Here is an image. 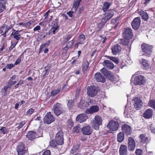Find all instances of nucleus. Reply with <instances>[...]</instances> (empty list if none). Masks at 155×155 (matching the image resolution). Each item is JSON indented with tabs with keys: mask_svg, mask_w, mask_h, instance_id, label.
Instances as JSON below:
<instances>
[{
	"mask_svg": "<svg viewBox=\"0 0 155 155\" xmlns=\"http://www.w3.org/2000/svg\"><path fill=\"white\" fill-rule=\"evenodd\" d=\"M102 118L100 116L96 115L91 125L94 129L97 130L99 126L102 124Z\"/></svg>",
	"mask_w": 155,
	"mask_h": 155,
	"instance_id": "1",
	"label": "nucleus"
},
{
	"mask_svg": "<svg viewBox=\"0 0 155 155\" xmlns=\"http://www.w3.org/2000/svg\"><path fill=\"white\" fill-rule=\"evenodd\" d=\"M142 51L147 55H150L153 52V46L146 43H143L141 45Z\"/></svg>",
	"mask_w": 155,
	"mask_h": 155,
	"instance_id": "2",
	"label": "nucleus"
},
{
	"mask_svg": "<svg viewBox=\"0 0 155 155\" xmlns=\"http://www.w3.org/2000/svg\"><path fill=\"white\" fill-rule=\"evenodd\" d=\"M132 80L134 81V84L136 85H141L145 82L144 77L141 75L133 76L132 78Z\"/></svg>",
	"mask_w": 155,
	"mask_h": 155,
	"instance_id": "3",
	"label": "nucleus"
},
{
	"mask_svg": "<svg viewBox=\"0 0 155 155\" xmlns=\"http://www.w3.org/2000/svg\"><path fill=\"white\" fill-rule=\"evenodd\" d=\"M53 110L54 113L58 116L64 112L61 104L59 103H57L54 105Z\"/></svg>",
	"mask_w": 155,
	"mask_h": 155,
	"instance_id": "4",
	"label": "nucleus"
},
{
	"mask_svg": "<svg viewBox=\"0 0 155 155\" xmlns=\"http://www.w3.org/2000/svg\"><path fill=\"white\" fill-rule=\"evenodd\" d=\"M55 140L58 145H62L64 143L63 133L62 131H59L56 134Z\"/></svg>",
	"mask_w": 155,
	"mask_h": 155,
	"instance_id": "5",
	"label": "nucleus"
},
{
	"mask_svg": "<svg viewBox=\"0 0 155 155\" xmlns=\"http://www.w3.org/2000/svg\"><path fill=\"white\" fill-rule=\"evenodd\" d=\"M87 90V93L90 97H93L97 94V91L96 90V87L94 86H91L88 87Z\"/></svg>",
	"mask_w": 155,
	"mask_h": 155,
	"instance_id": "6",
	"label": "nucleus"
},
{
	"mask_svg": "<svg viewBox=\"0 0 155 155\" xmlns=\"http://www.w3.org/2000/svg\"><path fill=\"white\" fill-rule=\"evenodd\" d=\"M119 126V124L117 121L111 120L109 122L107 127L111 130L116 131L118 129Z\"/></svg>",
	"mask_w": 155,
	"mask_h": 155,
	"instance_id": "7",
	"label": "nucleus"
},
{
	"mask_svg": "<svg viewBox=\"0 0 155 155\" xmlns=\"http://www.w3.org/2000/svg\"><path fill=\"white\" fill-rule=\"evenodd\" d=\"M43 120L44 123L49 124L54 120V118L51 114V112H49L45 116Z\"/></svg>",
	"mask_w": 155,
	"mask_h": 155,
	"instance_id": "8",
	"label": "nucleus"
},
{
	"mask_svg": "<svg viewBox=\"0 0 155 155\" xmlns=\"http://www.w3.org/2000/svg\"><path fill=\"white\" fill-rule=\"evenodd\" d=\"M141 22L140 17H137L135 18L132 21L131 25L133 28L135 30L137 29L140 27Z\"/></svg>",
	"mask_w": 155,
	"mask_h": 155,
	"instance_id": "9",
	"label": "nucleus"
},
{
	"mask_svg": "<svg viewBox=\"0 0 155 155\" xmlns=\"http://www.w3.org/2000/svg\"><path fill=\"white\" fill-rule=\"evenodd\" d=\"M123 34L124 38L129 39L132 38L133 34L131 28H126L124 30Z\"/></svg>",
	"mask_w": 155,
	"mask_h": 155,
	"instance_id": "10",
	"label": "nucleus"
},
{
	"mask_svg": "<svg viewBox=\"0 0 155 155\" xmlns=\"http://www.w3.org/2000/svg\"><path fill=\"white\" fill-rule=\"evenodd\" d=\"M81 131L84 135H91L92 132V130L91 127L87 125L84 126L81 129Z\"/></svg>",
	"mask_w": 155,
	"mask_h": 155,
	"instance_id": "11",
	"label": "nucleus"
},
{
	"mask_svg": "<svg viewBox=\"0 0 155 155\" xmlns=\"http://www.w3.org/2000/svg\"><path fill=\"white\" fill-rule=\"evenodd\" d=\"M128 149L130 150H134L135 147V143L134 139L130 137L128 139Z\"/></svg>",
	"mask_w": 155,
	"mask_h": 155,
	"instance_id": "12",
	"label": "nucleus"
},
{
	"mask_svg": "<svg viewBox=\"0 0 155 155\" xmlns=\"http://www.w3.org/2000/svg\"><path fill=\"white\" fill-rule=\"evenodd\" d=\"M102 64L105 68L110 70L113 69L114 67L113 63L111 61L107 60L103 61Z\"/></svg>",
	"mask_w": 155,
	"mask_h": 155,
	"instance_id": "13",
	"label": "nucleus"
},
{
	"mask_svg": "<svg viewBox=\"0 0 155 155\" xmlns=\"http://www.w3.org/2000/svg\"><path fill=\"white\" fill-rule=\"evenodd\" d=\"M113 15L114 11L110 10L105 14V17L102 18L101 20L103 22H106L111 18Z\"/></svg>",
	"mask_w": 155,
	"mask_h": 155,
	"instance_id": "14",
	"label": "nucleus"
},
{
	"mask_svg": "<svg viewBox=\"0 0 155 155\" xmlns=\"http://www.w3.org/2000/svg\"><path fill=\"white\" fill-rule=\"evenodd\" d=\"M99 107L97 105H93L91 106L89 109H87L85 111L87 114H93L98 111L99 110Z\"/></svg>",
	"mask_w": 155,
	"mask_h": 155,
	"instance_id": "15",
	"label": "nucleus"
},
{
	"mask_svg": "<svg viewBox=\"0 0 155 155\" xmlns=\"http://www.w3.org/2000/svg\"><path fill=\"white\" fill-rule=\"evenodd\" d=\"M87 118L85 114H81L78 115L76 118V120L79 123H81L85 121Z\"/></svg>",
	"mask_w": 155,
	"mask_h": 155,
	"instance_id": "16",
	"label": "nucleus"
},
{
	"mask_svg": "<svg viewBox=\"0 0 155 155\" xmlns=\"http://www.w3.org/2000/svg\"><path fill=\"white\" fill-rule=\"evenodd\" d=\"M112 53L113 55H116L120 52L121 48L120 45L118 44L114 45L111 48Z\"/></svg>",
	"mask_w": 155,
	"mask_h": 155,
	"instance_id": "17",
	"label": "nucleus"
},
{
	"mask_svg": "<svg viewBox=\"0 0 155 155\" xmlns=\"http://www.w3.org/2000/svg\"><path fill=\"white\" fill-rule=\"evenodd\" d=\"M133 103H134V107L138 109L141 107L142 104V102L140 99L138 98H135L133 100Z\"/></svg>",
	"mask_w": 155,
	"mask_h": 155,
	"instance_id": "18",
	"label": "nucleus"
},
{
	"mask_svg": "<svg viewBox=\"0 0 155 155\" xmlns=\"http://www.w3.org/2000/svg\"><path fill=\"white\" fill-rule=\"evenodd\" d=\"M100 71L105 76L107 77H109L110 76H111V80L113 81H115V80H114V76L113 75H112L111 74V72L108 70H106L105 68H103Z\"/></svg>",
	"mask_w": 155,
	"mask_h": 155,
	"instance_id": "19",
	"label": "nucleus"
},
{
	"mask_svg": "<svg viewBox=\"0 0 155 155\" xmlns=\"http://www.w3.org/2000/svg\"><path fill=\"white\" fill-rule=\"evenodd\" d=\"M26 152L23 144L21 143L18 146L17 148L18 155H23Z\"/></svg>",
	"mask_w": 155,
	"mask_h": 155,
	"instance_id": "20",
	"label": "nucleus"
},
{
	"mask_svg": "<svg viewBox=\"0 0 155 155\" xmlns=\"http://www.w3.org/2000/svg\"><path fill=\"white\" fill-rule=\"evenodd\" d=\"M95 78L98 82H103L105 81V78L100 73H96L94 75Z\"/></svg>",
	"mask_w": 155,
	"mask_h": 155,
	"instance_id": "21",
	"label": "nucleus"
},
{
	"mask_svg": "<svg viewBox=\"0 0 155 155\" xmlns=\"http://www.w3.org/2000/svg\"><path fill=\"white\" fill-rule=\"evenodd\" d=\"M10 29V28L8 27V26L6 25H4L0 29V36L4 35V37L6 36L5 34Z\"/></svg>",
	"mask_w": 155,
	"mask_h": 155,
	"instance_id": "22",
	"label": "nucleus"
},
{
	"mask_svg": "<svg viewBox=\"0 0 155 155\" xmlns=\"http://www.w3.org/2000/svg\"><path fill=\"white\" fill-rule=\"evenodd\" d=\"M21 31H16L13 29L11 36H12L16 40H18L21 38V35L19 34Z\"/></svg>",
	"mask_w": 155,
	"mask_h": 155,
	"instance_id": "23",
	"label": "nucleus"
},
{
	"mask_svg": "<svg viewBox=\"0 0 155 155\" xmlns=\"http://www.w3.org/2000/svg\"><path fill=\"white\" fill-rule=\"evenodd\" d=\"M122 130L126 135L130 134L131 132V130L130 127L127 125H124L122 126Z\"/></svg>",
	"mask_w": 155,
	"mask_h": 155,
	"instance_id": "24",
	"label": "nucleus"
},
{
	"mask_svg": "<svg viewBox=\"0 0 155 155\" xmlns=\"http://www.w3.org/2000/svg\"><path fill=\"white\" fill-rule=\"evenodd\" d=\"M140 62L142 64L144 69H148L150 68V66L148 61L145 59H142L140 60Z\"/></svg>",
	"mask_w": 155,
	"mask_h": 155,
	"instance_id": "25",
	"label": "nucleus"
},
{
	"mask_svg": "<svg viewBox=\"0 0 155 155\" xmlns=\"http://www.w3.org/2000/svg\"><path fill=\"white\" fill-rule=\"evenodd\" d=\"M119 152L120 155H126L127 147L125 145H121L120 148Z\"/></svg>",
	"mask_w": 155,
	"mask_h": 155,
	"instance_id": "26",
	"label": "nucleus"
},
{
	"mask_svg": "<svg viewBox=\"0 0 155 155\" xmlns=\"http://www.w3.org/2000/svg\"><path fill=\"white\" fill-rule=\"evenodd\" d=\"M138 13L140 15L144 21H147L148 19V16L147 13L141 10L138 11Z\"/></svg>",
	"mask_w": 155,
	"mask_h": 155,
	"instance_id": "27",
	"label": "nucleus"
},
{
	"mask_svg": "<svg viewBox=\"0 0 155 155\" xmlns=\"http://www.w3.org/2000/svg\"><path fill=\"white\" fill-rule=\"evenodd\" d=\"M152 110L151 109H149L145 111L143 114V117L145 118H149L152 117Z\"/></svg>",
	"mask_w": 155,
	"mask_h": 155,
	"instance_id": "28",
	"label": "nucleus"
},
{
	"mask_svg": "<svg viewBox=\"0 0 155 155\" xmlns=\"http://www.w3.org/2000/svg\"><path fill=\"white\" fill-rule=\"evenodd\" d=\"M35 132L34 131H30L28 133L27 136L29 139L32 140L35 138Z\"/></svg>",
	"mask_w": 155,
	"mask_h": 155,
	"instance_id": "29",
	"label": "nucleus"
},
{
	"mask_svg": "<svg viewBox=\"0 0 155 155\" xmlns=\"http://www.w3.org/2000/svg\"><path fill=\"white\" fill-rule=\"evenodd\" d=\"M131 112L132 110L131 107L127 106L125 107L124 114L127 117H128L130 116V115L131 114Z\"/></svg>",
	"mask_w": 155,
	"mask_h": 155,
	"instance_id": "30",
	"label": "nucleus"
},
{
	"mask_svg": "<svg viewBox=\"0 0 155 155\" xmlns=\"http://www.w3.org/2000/svg\"><path fill=\"white\" fill-rule=\"evenodd\" d=\"M89 63L87 61H85L82 65V70L84 73L87 71L88 69Z\"/></svg>",
	"mask_w": 155,
	"mask_h": 155,
	"instance_id": "31",
	"label": "nucleus"
},
{
	"mask_svg": "<svg viewBox=\"0 0 155 155\" xmlns=\"http://www.w3.org/2000/svg\"><path fill=\"white\" fill-rule=\"evenodd\" d=\"M54 26H55L53 27L50 30L51 33H52L54 34L55 33L56 31L58 29V26L57 22H55L54 24Z\"/></svg>",
	"mask_w": 155,
	"mask_h": 155,
	"instance_id": "32",
	"label": "nucleus"
},
{
	"mask_svg": "<svg viewBox=\"0 0 155 155\" xmlns=\"http://www.w3.org/2000/svg\"><path fill=\"white\" fill-rule=\"evenodd\" d=\"M124 137V134L122 132L119 133L117 135V141L119 142H121L123 140Z\"/></svg>",
	"mask_w": 155,
	"mask_h": 155,
	"instance_id": "33",
	"label": "nucleus"
},
{
	"mask_svg": "<svg viewBox=\"0 0 155 155\" xmlns=\"http://www.w3.org/2000/svg\"><path fill=\"white\" fill-rule=\"evenodd\" d=\"M81 2V0H77L74 1L73 2V7L75 9V10L78 8Z\"/></svg>",
	"mask_w": 155,
	"mask_h": 155,
	"instance_id": "34",
	"label": "nucleus"
},
{
	"mask_svg": "<svg viewBox=\"0 0 155 155\" xmlns=\"http://www.w3.org/2000/svg\"><path fill=\"white\" fill-rule=\"evenodd\" d=\"M129 39H120V40L119 42L120 43L123 45H127L129 43Z\"/></svg>",
	"mask_w": 155,
	"mask_h": 155,
	"instance_id": "35",
	"label": "nucleus"
},
{
	"mask_svg": "<svg viewBox=\"0 0 155 155\" xmlns=\"http://www.w3.org/2000/svg\"><path fill=\"white\" fill-rule=\"evenodd\" d=\"M110 5V3L108 2H106L104 3L103 7V10L104 12H105L108 9Z\"/></svg>",
	"mask_w": 155,
	"mask_h": 155,
	"instance_id": "36",
	"label": "nucleus"
},
{
	"mask_svg": "<svg viewBox=\"0 0 155 155\" xmlns=\"http://www.w3.org/2000/svg\"><path fill=\"white\" fill-rule=\"evenodd\" d=\"M140 138L142 143L145 142L147 140L148 138L146 137L144 134H142L140 135Z\"/></svg>",
	"mask_w": 155,
	"mask_h": 155,
	"instance_id": "37",
	"label": "nucleus"
},
{
	"mask_svg": "<svg viewBox=\"0 0 155 155\" xmlns=\"http://www.w3.org/2000/svg\"><path fill=\"white\" fill-rule=\"evenodd\" d=\"M148 105L155 109V100H151L148 103Z\"/></svg>",
	"mask_w": 155,
	"mask_h": 155,
	"instance_id": "38",
	"label": "nucleus"
},
{
	"mask_svg": "<svg viewBox=\"0 0 155 155\" xmlns=\"http://www.w3.org/2000/svg\"><path fill=\"white\" fill-rule=\"evenodd\" d=\"M108 58L116 64H117L119 62L118 60L116 57L108 56Z\"/></svg>",
	"mask_w": 155,
	"mask_h": 155,
	"instance_id": "39",
	"label": "nucleus"
},
{
	"mask_svg": "<svg viewBox=\"0 0 155 155\" xmlns=\"http://www.w3.org/2000/svg\"><path fill=\"white\" fill-rule=\"evenodd\" d=\"M60 91V89L54 90L51 91V96H54L59 93Z\"/></svg>",
	"mask_w": 155,
	"mask_h": 155,
	"instance_id": "40",
	"label": "nucleus"
},
{
	"mask_svg": "<svg viewBox=\"0 0 155 155\" xmlns=\"http://www.w3.org/2000/svg\"><path fill=\"white\" fill-rule=\"evenodd\" d=\"M57 143H55L53 140H51L49 142V144L51 147H52L54 148L57 146Z\"/></svg>",
	"mask_w": 155,
	"mask_h": 155,
	"instance_id": "41",
	"label": "nucleus"
},
{
	"mask_svg": "<svg viewBox=\"0 0 155 155\" xmlns=\"http://www.w3.org/2000/svg\"><path fill=\"white\" fill-rule=\"evenodd\" d=\"M25 122L24 121L20 122L19 124L16 125V128H18V130L21 128L25 124Z\"/></svg>",
	"mask_w": 155,
	"mask_h": 155,
	"instance_id": "42",
	"label": "nucleus"
},
{
	"mask_svg": "<svg viewBox=\"0 0 155 155\" xmlns=\"http://www.w3.org/2000/svg\"><path fill=\"white\" fill-rule=\"evenodd\" d=\"M105 22H103L101 21V22L98 24L97 28L98 30H100L102 28L104 24V23Z\"/></svg>",
	"mask_w": 155,
	"mask_h": 155,
	"instance_id": "43",
	"label": "nucleus"
},
{
	"mask_svg": "<svg viewBox=\"0 0 155 155\" xmlns=\"http://www.w3.org/2000/svg\"><path fill=\"white\" fill-rule=\"evenodd\" d=\"M150 127L151 132L155 133V124H151Z\"/></svg>",
	"mask_w": 155,
	"mask_h": 155,
	"instance_id": "44",
	"label": "nucleus"
},
{
	"mask_svg": "<svg viewBox=\"0 0 155 155\" xmlns=\"http://www.w3.org/2000/svg\"><path fill=\"white\" fill-rule=\"evenodd\" d=\"M74 105V103L72 100H70L68 101L67 105L69 108H70L72 107Z\"/></svg>",
	"mask_w": 155,
	"mask_h": 155,
	"instance_id": "45",
	"label": "nucleus"
},
{
	"mask_svg": "<svg viewBox=\"0 0 155 155\" xmlns=\"http://www.w3.org/2000/svg\"><path fill=\"white\" fill-rule=\"evenodd\" d=\"M35 110L32 108H30L26 112V115H28L32 114L34 111Z\"/></svg>",
	"mask_w": 155,
	"mask_h": 155,
	"instance_id": "46",
	"label": "nucleus"
},
{
	"mask_svg": "<svg viewBox=\"0 0 155 155\" xmlns=\"http://www.w3.org/2000/svg\"><path fill=\"white\" fill-rule=\"evenodd\" d=\"M8 87V86H6L4 87V88L2 89V94L4 96H5L6 95V91Z\"/></svg>",
	"mask_w": 155,
	"mask_h": 155,
	"instance_id": "47",
	"label": "nucleus"
},
{
	"mask_svg": "<svg viewBox=\"0 0 155 155\" xmlns=\"http://www.w3.org/2000/svg\"><path fill=\"white\" fill-rule=\"evenodd\" d=\"M5 8V6L2 3L0 2V13L3 12Z\"/></svg>",
	"mask_w": 155,
	"mask_h": 155,
	"instance_id": "48",
	"label": "nucleus"
},
{
	"mask_svg": "<svg viewBox=\"0 0 155 155\" xmlns=\"http://www.w3.org/2000/svg\"><path fill=\"white\" fill-rule=\"evenodd\" d=\"M85 38V36L84 34H81L80 36V42H78V44H82L81 42L82 41H84Z\"/></svg>",
	"mask_w": 155,
	"mask_h": 155,
	"instance_id": "49",
	"label": "nucleus"
},
{
	"mask_svg": "<svg viewBox=\"0 0 155 155\" xmlns=\"http://www.w3.org/2000/svg\"><path fill=\"white\" fill-rule=\"evenodd\" d=\"M45 71H43V73H44L43 75V77H44L48 75L49 71V70L48 69H47L46 67L45 68Z\"/></svg>",
	"mask_w": 155,
	"mask_h": 155,
	"instance_id": "50",
	"label": "nucleus"
},
{
	"mask_svg": "<svg viewBox=\"0 0 155 155\" xmlns=\"http://www.w3.org/2000/svg\"><path fill=\"white\" fill-rule=\"evenodd\" d=\"M0 130L2 133L5 134L6 133L7 129L5 127H2L0 129Z\"/></svg>",
	"mask_w": 155,
	"mask_h": 155,
	"instance_id": "51",
	"label": "nucleus"
},
{
	"mask_svg": "<svg viewBox=\"0 0 155 155\" xmlns=\"http://www.w3.org/2000/svg\"><path fill=\"white\" fill-rule=\"evenodd\" d=\"M33 23V21H30L28 22L25 23V26L26 27H28L30 26V25L32 24Z\"/></svg>",
	"mask_w": 155,
	"mask_h": 155,
	"instance_id": "52",
	"label": "nucleus"
},
{
	"mask_svg": "<svg viewBox=\"0 0 155 155\" xmlns=\"http://www.w3.org/2000/svg\"><path fill=\"white\" fill-rule=\"evenodd\" d=\"M80 130V128L78 126H75L73 130V132H76L77 133H78Z\"/></svg>",
	"mask_w": 155,
	"mask_h": 155,
	"instance_id": "53",
	"label": "nucleus"
},
{
	"mask_svg": "<svg viewBox=\"0 0 155 155\" xmlns=\"http://www.w3.org/2000/svg\"><path fill=\"white\" fill-rule=\"evenodd\" d=\"M142 151L140 149H137L136 150L135 154L136 155H141V154Z\"/></svg>",
	"mask_w": 155,
	"mask_h": 155,
	"instance_id": "54",
	"label": "nucleus"
},
{
	"mask_svg": "<svg viewBox=\"0 0 155 155\" xmlns=\"http://www.w3.org/2000/svg\"><path fill=\"white\" fill-rule=\"evenodd\" d=\"M42 155H50V151L48 150H45L43 153Z\"/></svg>",
	"mask_w": 155,
	"mask_h": 155,
	"instance_id": "55",
	"label": "nucleus"
},
{
	"mask_svg": "<svg viewBox=\"0 0 155 155\" xmlns=\"http://www.w3.org/2000/svg\"><path fill=\"white\" fill-rule=\"evenodd\" d=\"M74 43V41L73 40H72L69 42L67 45H68V48H70L73 45Z\"/></svg>",
	"mask_w": 155,
	"mask_h": 155,
	"instance_id": "56",
	"label": "nucleus"
},
{
	"mask_svg": "<svg viewBox=\"0 0 155 155\" xmlns=\"http://www.w3.org/2000/svg\"><path fill=\"white\" fill-rule=\"evenodd\" d=\"M46 45V44H44L41 45L39 49L40 52L43 51V49L45 47Z\"/></svg>",
	"mask_w": 155,
	"mask_h": 155,
	"instance_id": "57",
	"label": "nucleus"
},
{
	"mask_svg": "<svg viewBox=\"0 0 155 155\" xmlns=\"http://www.w3.org/2000/svg\"><path fill=\"white\" fill-rule=\"evenodd\" d=\"M14 66V65L13 64H8L6 66V68L7 69H11Z\"/></svg>",
	"mask_w": 155,
	"mask_h": 155,
	"instance_id": "58",
	"label": "nucleus"
},
{
	"mask_svg": "<svg viewBox=\"0 0 155 155\" xmlns=\"http://www.w3.org/2000/svg\"><path fill=\"white\" fill-rule=\"evenodd\" d=\"M41 27L40 26L38 25L35 27L33 29L34 31H38L40 29Z\"/></svg>",
	"mask_w": 155,
	"mask_h": 155,
	"instance_id": "59",
	"label": "nucleus"
},
{
	"mask_svg": "<svg viewBox=\"0 0 155 155\" xmlns=\"http://www.w3.org/2000/svg\"><path fill=\"white\" fill-rule=\"evenodd\" d=\"M21 62V59L20 58H18L15 62L14 64L17 65L19 63Z\"/></svg>",
	"mask_w": 155,
	"mask_h": 155,
	"instance_id": "60",
	"label": "nucleus"
},
{
	"mask_svg": "<svg viewBox=\"0 0 155 155\" xmlns=\"http://www.w3.org/2000/svg\"><path fill=\"white\" fill-rule=\"evenodd\" d=\"M16 45V43H12V44L11 47H10V49L11 50L14 47H15Z\"/></svg>",
	"mask_w": 155,
	"mask_h": 155,
	"instance_id": "61",
	"label": "nucleus"
},
{
	"mask_svg": "<svg viewBox=\"0 0 155 155\" xmlns=\"http://www.w3.org/2000/svg\"><path fill=\"white\" fill-rule=\"evenodd\" d=\"M144 1L145 2L143 3V4L145 5H146L150 2L151 0H144Z\"/></svg>",
	"mask_w": 155,
	"mask_h": 155,
	"instance_id": "62",
	"label": "nucleus"
},
{
	"mask_svg": "<svg viewBox=\"0 0 155 155\" xmlns=\"http://www.w3.org/2000/svg\"><path fill=\"white\" fill-rule=\"evenodd\" d=\"M73 12L72 11H70L67 13V14H68L69 16L71 17L72 16V14Z\"/></svg>",
	"mask_w": 155,
	"mask_h": 155,
	"instance_id": "63",
	"label": "nucleus"
},
{
	"mask_svg": "<svg viewBox=\"0 0 155 155\" xmlns=\"http://www.w3.org/2000/svg\"><path fill=\"white\" fill-rule=\"evenodd\" d=\"M72 35L71 34L69 35H67V40L68 41L70 40V38L72 37Z\"/></svg>",
	"mask_w": 155,
	"mask_h": 155,
	"instance_id": "64",
	"label": "nucleus"
}]
</instances>
